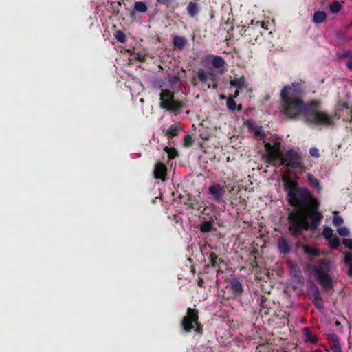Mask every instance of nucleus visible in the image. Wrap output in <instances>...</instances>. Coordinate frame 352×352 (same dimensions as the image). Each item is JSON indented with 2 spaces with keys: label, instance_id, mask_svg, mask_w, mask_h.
I'll return each mask as SVG.
<instances>
[{
  "label": "nucleus",
  "instance_id": "nucleus-1",
  "mask_svg": "<svg viewBox=\"0 0 352 352\" xmlns=\"http://www.w3.org/2000/svg\"><path fill=\"white\" fill-rule=\"evenodd\" d=\"M304 94V89L300 83L292 82L284 86L280 93V113L291 120L302 116L309 124L333 126L337 114L329 115L325 111H319L321 102L318 100L305 102Z\"/></svg>",
  "mask_w": 352,
  "mask_h": 352
},
{
  "label": "nucleus",
  "instance_id": "nucleus-2",
  "mask_svg": "<svg viewBox=\"0 0 352 352\" xmlns=\"http://www.w3.org/2000/svg\"><path fill=\"white\" fill-rule=\"evenodd\" d=\"M287 200L291 206L298 208L287 216L288 230L292 236L298 237L303 230L314 231L318 228L323 215L318 211V201L308 188L291 190Z\"/></svg>",
  "mask_w": 352,
  "mask_h": 352
},
{
  "label": "nucleus",
  "instance_id": "nucleus-3",
  "mask_svg": "<svg viewBox=\"0 0 352 352\" xmlns=\"http://www.w3.org/2000/svg\"><path fill=\"white\" fill-rule=\"evenodd\" d=\"M211 63L214 68L219 70L216 72L213 69L206 71L204 69H199L197 72V78L202 83H207L208 81H211L212 83L208 85V88L217 89L220 75L223 74L225 72V69L222 68L226 65V61L220 56L212 55Z\"/></svg>",
  "mask_w": 352,
  "mask_h": 352
},
{
  "label": "nucleus",
  "instance_id": "nucleus-4",
  "mask_svg": "<svg viewBox=\"0 0 352 352\" xmlns=\"http://www.w3.org/2000/svg\"><path fill=\"white\" fill-rule=\"evenodd\" d=\"M198 310L194 308H188L186 315L183 317L180 326L184 333L194 331L197 334H203V324L199 321Z\"/></svg>",
  "mask_w": 352,
  "mask_h": 352
},
{
  "label": "nucleus",
  "instance_id": "nucleus-5",
  "mask_svg": "<svg viewBox=\"0 0 352 352\" xmlns=\"http://www.w3.org/2000/svg\"><path fill=\"white\" fill-rule=\"evenodd\" d=\"M174 94L169 89L162 90L160 93V107L173 112L178 111L186 107L185 102L182 100H175Z\"/></svg>",
  "mask_w": 352,
  "mask_h": 352
},
{
  "label": "nucleus",
  "instance_id": "nucleus-6",
  "mask_svg": "<svg viewBox=\"0 0 352 352\" xmlns=\"http://www.w3.org/2000/svg\"><path fill=\"white\" fill-rule=\"evenodd\" d=\"M280 165H285L292 169L302 166V161L298 153L294 149H289L278 159Z\"/></svg>",
  "mask_w": 352,
  "mask_h": 352
},
{
  "label": "nucleus",
  "instance_id": "nucleus-7",
  "mask_svg": "<svg viewBox=\"0 0 352 352\" xmlns=\"http://www.w3.org/2000/svg\"><path fill=\"white\" fill-rule=\"evenodd\" d=\"M264 147L267 155V160L270 163H275L283 155L281 142L276 140L272 145L270 142H264Z\"/></svg>",
  "mask_w": 352,
  "mask_h": 352
},
{
  "label": "nucleus",
  "instance_id": "nucleus-8",
  "mask_svg": "<svg viewBox=\"0 0 352 352\" xmlns=\"http://www.w3.org/2000/svg\"><path fill=\"white\" fill-rule=\"evenodd\" d=\"M205 255L208 261V263L206 264L204 266L205 270H208L210 267L214 268L216 271L217 276L219 274L223 272L221 267L223 265H226V263L223 258L213 252H205Z\"/></svg>",
  "mask_w": 352,
  "mask_h": 352
},
{
  "label": "nucleus",
  "instance_id": "nucleus-9",
  "mask_svg": "<svg viewBox=\"0 0 352 352\" xmlns=\"http://www.w3.org/2000/svg\"><path fill=\"white\" fill-rule=\"evenodd\" d=\"M209 194L211 195L210 199L217 203H221L222 198L226 192L224 186L219 184H213L208 188Z\"/></svg>",
  "mask_w": 352,
  "mask_h": 352
},
{
  "label": "nucleus",
  "instance_id": "nucleus-10",
  "mask_svg": "<svg viewBox=\"0 0 352 352\" xmlns=\"http://www.w3.org/2000/svg\"><path fill=\"white\" fill-rule=\"evenodd\" d=\"M316 278L318 283L324 289L327 291L333 288V280L329 274L318 275L316 276Z\"/></svg>",
  "mask_w": 352,
  "mask_h": 352
},
{
  "label": "nucleus",
  "instance_id": "nucleus-11",
  "mask_svg": "<svg viewBox=\"0 0 352 352\" xmlns=\"http://www.w3.org/2000/svg\"><path fill=\"white\" fill-rule=\"evenodd\" d=\"M331 263L330 261L326 258H323L317 265L314 267V272L315 276L328 274L331 269Z\"/></svg>",
  "mask_w": 352,
  "mask_h": 352
},
{
  "label": "nucleus",
  "instance_id": "nucleus-12",
  "mask_svg": "<svg viewBox=\"0 0 352 352\" xmlns=\"http://www.w3.org/2000/svg\"><path fill=\"white\" fill-rule=\"evenodd\" d=\"M166 173L167 168L163 163L158 162L155 164L153 171L155 178L164 182L166 179Z\"/></svg>",
  "mask_w": 352,
  "mask_h": 352
},
{
  "label": "nucleus",
  "instance_id": "nucleus-13",
  "mask_svg": "<svg viewBox=\"0 0 352 352\" xmlns=\"http://www.w3.org/2000/svg\"><path fill=\"white\" fill-rule=\"evenodd\" d=\"M328 340L333 352H343L340 343V340L336 334H329Z\"/></svg>",
  "mask_w": 352,
  "mask_h": 352
},
{
  "label": "nucleus",
  "instance_id": "nucleus-14",
  "mask_svg": "<svg viewBox=\"0 0 352 352\" xmlns=\"http://www.w3.org/2000/svg\"><path fill=\"white\" fill-rule=\"evenodd\" d=\"M230 287L232 294L235 296H240L243 292V285L237 279H232L230 280Z\"/></svg>",
  "mask_w": 352,
  "mask_h": 352
},
{
  "label": "nucleus",
  "instance_id": "nucleus-15",
  "mask_svg": "<svg viewBox=\"0 0 352 352\" xmlns=\"http://www.w3.org/2000/svg\"><path fill=\"white\" fill-rule=\"evenodd\" d=\"M278 248L279 252L283 254H287L291 251V246L288 241L283 237L278 239Z\"/></svg>",
  "mask_w": 352,
  "mask_h": 352
},
{
  "label": "nucleus",
  "instance_id": "nucleus-16",
  "mask_svg": "<svg viewBox=\"0 0 352 352\" xmlns=\"http://www.w3.org/2000/svg\"><path fill=\"white\" fill-rule=\"evenodd\" d=\"M186 9L188 14L190 17H195L200 12V7L196 0L190 1Z\"/></svg>",
  "mask_w": 352,
  "mask_h": 352
},
{
  "label": "nucleus",
  "instance_id": "nucleus-17",
  "mask_svg": "<svg viewBox=\"0 0 352 352\" xmlns=\"http://www.w3.org/2000/svg\"><path fill=\"white\" fill-rule=\"evenodd\" d=\"M283 181H284V188H285V190L287 193V197H289V192L291 190L300 188L298 186V184L296 182L293 181L288 177H284Z\"/></svg>",
  "mask_w": 352,
  "mask_h": 352
},
{
  "label": "nucleus",
  "instance_id": "nucleus-18",
  "mask_svg": "<svg viewBox=\"0 0 352 352\" xmlns=\"http://www.w3.org/2000/svg\"><path fill=\"white\" fill-rule=\"evenodd\" d=\"M186 204H187L192 209L201 211L203 214L206 210L199 201L196 200L195 198L192 199V197H189L188 201L186 202Z\"/></svg>",
  "mask_w": 352,
  "mask_h": 352
},
{
  "label": "nucleus",
  "instance_id": "nucleus-19",
  "mask_svg": "<svg viewBox=\"0 0 352 352\" xmlns=\"http://www.w3.org/2000/svg\"><path fill=\"white\" fill-rule=\"evenodd\" d=\"M188 43L187 39L181 36H175L173 38V43L175 48L182 50Z\"/></svg>",
  "mask_w": 352,
  "mask_h": 352
},
{
  "label": "nucleus",
  "instance_id": "nucleus-20",
  "mask_svg": "<svg viewBox=\"0 0 352 352\" xmlns=\"http://www.w3.org/2000/svg\"><path fill=\"white\" fill-rule=\"evenodd\" d=\"M230 85L232 87H234L239 89L245 88L247 86L246 82H245V78L244 76H241L240 78H236L234 79L231 80Z\"/></svg>",
  "mask_w": 352,
  "mask_h": 352
},
{
  "label": "nucleus",
  "instance_id": "nucleus-21",
  "mask_svg": "<svg viewBox=\"0 0 352 352\" xmlns=\"http://www.w3.org/2000/svg\"><path fill=\"white\" fill-rule=\"evenodd\" d=\"M303 334L305 337V341L309 342L312 344H316L318 341V338L317 336L314 335L311 331H310L307 328H305L303 329Z\"/></svg>",
  "mask_w": 352,
  "mask_h": 352
},
{
  "label": "nucleus",
  "instance_id": "nucleus-22",
  "mask_svg": "<svg viewBox=\"0 0 352 352\" xmlns=\"http://www.w3.org/2000/svg\"><path fill=\"white\" fill-rule=\"evenodd\" d=\"M327 14L324 11H316L313 16V22L315 23H322L325 21Z\"/></svg>",
  "mask_w": 352,
  "mask_h": 352
},
{
  "label": "nucleus",
  "instance_id": "nucleus-23",
  "mask_svg": "<svg viewBox=\"0 0 352 352\" xmlns=\"http://www.w3.org/2000/svg\"><path fill=\"white\" fill-rule=\"evenodd\" d=\"M212 220L209 221H204L199 226V228L201 232L206 233V232H210L212 230L214 229V226L212 224Z\"/></svg>",
  "mask_w": 352,
  "mask_h": 352
},
{
  "label": "nucleus",
  "instance_id": "nucleus-24",
  "mask_svg": "<svg viewBox=\"0 0 352 352\" xmlns=\"http://www.w3.org/2000/svg\"><path fill=\"white\" fill-rule=\"evenodd\" d=\"M306 178L311 186L314 187L318 190H321L319 180L316 179L311 173H307L306 174Z\"/></svg>",
  "mask_w": 352,
  "mask_h": 352
},
{
  "label": "nucleus",
  "instance_id": "nucleus-25",
  "mask_svg": "<svg viewBox=\"0 0 352 352\" xmlns=\"http://www.w3.org/2000/svg\"><path fill=\"white\" fill-rule=\"evenodd\" d=\"M122 0H109L108 3L110 4V8L112 10V14L114 15H118L120 13Z\"/></svg>",
  "mask_w": 352,
  "mask_h": 352
},
{
  "label": "nucleus",
  "instance_id": "nucleus-26",
  "mask_svg": "<svg viewBox=\"0 0 352 352\" xmlns=\"http://www.w3.org/2000/svg\"><path fill=\"white\" fill-rule=\"evenodd\" d=\"M180 131V127L176 124L170 125L166 131L168 138L177 136Z\"/></svg>",
  "mask_w": 352,
  "mask_h": 352
},
{
  "label": "nucleus",
  "instance_id": "nucleus-27",
  "mask_svg": "<svg viewBox=\"0 0 352 352\" xmlns=\"http://www.w3.org/2000/svg\"><path fill=\"white\" fill-rule=\"evenodd\" d=\"M226 105H227V107L230 111H235L236 109H238V111H241L242 109V106L241 104H239V106L236 105V103L234 100V97H229L227 99Z\"/></svg>",
  "mask_w": 352,
  "mask_h": 352
},
{
  "label": "nucleus",
  "instance_id": "nucleus-28",
  "mask_svg": "<svg viewBox=\"0 0 352 352\" xmlns=\"http://www.w3.org/2000/svg\"><path fill=\"white\" fill-rule=\"evenodd\" d=\"M303 250L305 254L313 256H318L320 255V251L314 247L305 245L303 246Z\"/></svg>",
  "mask_w": 352,
  "mask_h": 352
},
{
  "label": "nucleus",
  "instance_id": "nucleus-29",
  "mask_svg": "<svg viewBox=\"0 0 352 352\" xmlns=\"http://www.w3.org/2000/svg\"><path fill=\"white\" fill-rule=\"evenodd\" d=\"M134 10L138 12L145 13L147 11L148 8L145 3L142 1H136L134 4Z\"/></svg>",
  "mask_w": 352,
  "mask_h": 352
},
{
  "label": "nucleus",
  "instance_id": "nucleus-30",
  "mask_svg": "<svg viewBox=\"0 0 352 352\" xmlns=\"http://www.w3.org/2000/svg\"><path fill=\"white\" fill-rule=\"evenodd\" d=\"M164 151L168 153V157L170 160H173L178 156L177 151L173 147L166 146Z\"/></svg>",
  "mask_w": 352,
  "mask_h": 352
},
{
  "label": "nucleus",
  "instance_id": "nucleus-31",
  "mask_svg": "<svg viewBox=\"0 0 352 352\" xmlns=\"http://www.w3.org/2000/svg\"><path fill=\"white\" fill-rule=\"evenodd\" d=\"M253 130L254 135L259 139H263L266 135L261 126H256Z\"/></svg>",
  "mask_w": 352,
  "mask_h": 352
},
{
  "label": "nucleus",
  "instance_id": "nucleus-32",
  "mask_svg": "<svg viewBox=\"0 0 352 352\" xmlns=\"http://www.w3.org/2000/svg\"><path fill=\"white\" fill-rule=\"evenodd\" d=\"M341 4L338 1H334L331 5H330L329 9L332 13H338L341 10Z\"/></svg>",
  "mask_w": 352,
  "mask_h": 352
},
{
  "label": "nucleus",
  "instance_id": "nucleus-33",
  "mask_svg": "<svg viewBox=\"0 0 352 352\" xmlns=\"http://www.w3.org/2000/svg\"><path fill=\"white\" fill-rule=\"evenodd\" d=\"M329 245L332 249H338L340 245V241L338 237L334 236L331 238V240L329 241Z\"/></svg>",
  "mask_w": 352,
  "mask_h": 352
},
{
  "label": "nucleus",
  "instance_id": "nucleus-34",
  "mask_svg": "<svg viewBox=\"0 0 352 352\" xmlns=\"http://www.w3.org/2000/svg\"><path fill=\"white\" fill-rule=\"evenodd\" d=\"M194 140L192 135L187 134L184 138V146L186 147H190L192 145Z\"/></svg>",
  "mask_w": 352,
  "mask_h": 352
},
{
  "label": "nucleus",
  "instance_id": "nucleus-35",
  "mask_svg": "<svg viewBox=\"0 0 352 352\" xmlns=\"http://www.w3.org/2000/svg\"><path fill=\"white\" fill-rule=\"evenodd\" d=\"M333 230L329 227H324L323 229V236L327 239H330L333 237Z\"/></svg>",
  "mask_w": 352,
  "mask_h": 352
},
{
  "label": "nucleus",
  "instance_id": "nucleus-36",
  "mask_svg": "<svg viewBox=\"0 0 352 352\" xmlns=\"http://www.w3.org/2000/svg\"><path fill=\"white\" fill-rule=\"evenodd\" d=\"M322 298L321 295L320 294L318 288L315 285L314 286V290L313 291L312 294H311V299L313 301L317 300Z\"/></svg>",
  "mask_w": 352,
  "mask_h": 352
},
{
  "label": "nucleus",
  "instance_id": "nucleus-37",
  "mask_svg": "<svg viewBox=\"0 0 352 352\" xmlns=\"http://www.w3.org/2000/svg\"><path fill=\"white\" fill-rule=\"evenodd\" d=\"M337 232L340 236H347L349 235V230L346 227H338Z\"/></svg>",
  "mask_w": 352,
  "mask_h": 352
},
{
  "label": "nucleus",
  "instance_id": "nucleus-38",
  "mask_svg": "<svg viewBox=\"0 0 352 352\" xmlns=\"http://www.w3.org/2000/svg\"><path fill=\"white\" fill-rule=\"evenodd\" d=\"M343 222V219L340 216L336 215L333 218V223L337 228L340 227Z\"/></svg>",
  "mask_w": 352,
  "mask_h": 352
},
{
  "label": "nucleus",
  "instance_id": "nucleus-39",
  "mask_svg": "<svg viewBox=\"0 0 352 352\" xmlns=\"http://www.w3.org/2000/svg\"><path fill=\"white\" fill-rule=\"evenodd\" d=\"M175 1H176V0H157V2L159 4L164 5L166 6H167V7L170 6L174 3H175Z\"/></svg>",
  "mask_w": 352,
  "mask_h": 352
},
{
  "label": "nucleus",
  "instance_id": "nucleus-40",
  "mask_svg": "<svg viewBox=\"0 0 352 352\" xmlns=\"http://www.w3.org/2000/svg\"><path fill=\"white\" fill-rule=\"evenodd\" d=\"M116 38L120 43H123L126 41V36L121 31L117 32Z\"/></svg>",
  "mask_w": 352,
  "mask_h": 352
},
{
  "label": "nucleus",
  "instance_id": "nucleus-41",
  "mask_svg": "<svg viewBox=\"0 0 352 352\" xmlns=\"http://www.w3.org/2000/svg\"><path fill=\"white\" fill-rule=\"evenodd\" d=\"M314 305L318 309H322L324 308V301L322 298L313 301Z\"/></svg>",
  "mask_w": 352,
  "mask_h": 352
},
{
  "label": "nucleus",
  "instance_id": "nucleus-42",
  "mask_svg": "<svg viewBox=\"0 0 352 352\" xmlns=\"http://www.w3.org/2000/svg\"><path fill=\"white\" fill-rule=\"evenodd\" d=\"M309 154L311 157L316 158H318L320 156L318 149L316 147H312L309 149Z\"/></svg>",
  "mask_w": 352,
  "mask_h": 352
},
{
  "label": "nucleus",
  "instance_id": "nucleus-43",
  "mask_svg": "<svg viewBox=\"0 0 352 352\" xmlns=\"http://www.w3.org/2000/svg\"><path fill=\"white\" fill-rule=\"evenodd\" d=\"M342 243L349 250H352V239H344L342 240Z\"/></svg>",
  "mask_w": 352,
  "mask_h": 352
},
{
  "label": "nucleus",
  "instance_id": "nucleus-44",
  "mask_svg": "<svg viewBox=\"0 0 352 352\" xmlns=\"http://www.w3.org/2000/svg\"><path fill=\"white\" fill-rule=\"evenodd\" d=\"M344 263L346 265L352 263V254L349 252H346L344 255Z\"/></svg>",
  "mask_w": 352,
  "mask_h": 352
},
{
  "label": "nucleus",
  "instance_id": "nucleus-45",
  "mask_svg": "<svg viewBox=\"0 0 352 352\" xmlns=\"http://www.w3.org/2000/svg\"><path fill=\"white\" fill-rule=\"evenodd\" d=\"M126 10L128 12V14L129 15V16L131 18V19H135L136 18V10L133 9H131V8H126Z\"/></svg>",
  "mask_w": 352,
  "mask_h": 352
},
{
  "label": "nucleus",
  "instance_id": "nucleus-46",
  "mask_svg": "<svg viewBox=\"0 0 352 352\" xmlns=\"http://www.w3.org/2000/svg\"><path fill=\"white\" fill-rule=\"evenodd\" d=\"M197 285L199 287H204V280L202 278L199 277Z\"/></svg>",
  "mask_w": 352,
  "mask_h": 352
},
{
  "label": "nucleus",
  "instance_id": "nucleus-47",
  "mask_svg": "<svg viewBox=\"0 0 352 352\" xmlns=\"http://www.w3.org/2000/svg\"><path fill=\"white\" fill-rule=\"evenodd\" d=\"M346 66L349 69L352 70V58L347 61Z\"/></svg>",
  "mask_w": 352,
  "mask_h": 352
},
{
  "label": "nucleus",
  "instance_id": "nucleus-48",
  "mask_svg": "<svg viewBox=\"0 0 352 352\" xmlns=\"http://www.w3.org/2000/svg\"><path fill=\"white\" fill-rule=\"evenodd\" d=\"M349 265V270H348V276H352V263H351Z\"/></svg>",
  "mask_w": 352,
  "mask_h": 352
},
{
  "label": "nucleus",
  "instance_id": "nucleus-49",
  "mask_svg": "<svg viewBox=\"0 0 352 352\" xmlns=\"http://www.w3.org/2000/svg\"><path fill=\"white\" fill-rule=\"evenodd\" d=\"M258 24L261 26V28H264V24H265V23H264V22H263V21H261H261H257V22H256V25H258Z\"/></svg>",
  "mask_w": 352,
  "mask_h": 352
},
{
  "label": "nucleus",
  "instance_id": "nucleus-50",
  "mask_svg": "<svg viewBox=\"0 0 352 352\" xmlns=\"http://www.w3.org/2000/svg\"><path fill=\"white\" fill-rule=\"evenodd\" d=\"M239 91L236 90L233 96H231L230 97L236 98L239 96Z\"/></svg>",
  "mask_w": 352,
  "mask_h": 352
},
{
  "label": "nucleus",
  "instance_id": "nucleus-51",
  "mask_svg": "<svg viewBox=\"0 0 352 352\" xmlns=\"http://www.w3.org/2000/svg\"><path fill=\"white\" fill-rule=\"evenodd\" d=\"M342 107L346 109H349V105L347 103L344 102L343 104H342Z\"/></svg>",
  "mask_w": 352,
  "mask_h": 352
},
{
  "label": "nucleus",
  "instance_id": "nucleus-52",
  "mask_svg": "<svg viewBox=\"0 0 352 352\" xmlns=\"http://www.w3.org/2000/svg\"><path fill=\"white\" fill-rule=\"evenodd\" d=\"M311 352H323V351L321 349H316L314 351H312Z\"/></svg>",
  "mask_w": 352,
  "mask_h": 352
},
{
  "label": "nucleus",
  "instance_id": "nucleus-53",
  "mask_svg": "<svg viewBox=\"0 0 352 352\" xmlns=\"http://www.w3.org/2000/svg\"><path fill=\"white\" fill-rule=\"evenodd\" d=\"M254 263H256V260L253 261V262L251 264L254 265Z\"/></svg>",
  "mask_w": 352,
  "mask_h": 352
},
{
  "label": "nucleus",
  "instance_id": "nucleus-54",
  "mask_svg": "<svg viewBox=\"0 0 352 352\" xmlns=\"http://www.w3.org/2000/svg\"><path fill=\"white\" fill-rule=\"evenodd\" d=\"M140 102H144V99L141 98V99H140Z\"/></svg>",
  "mask_w": 352,
  "mask_h": 352
},
{
  "label": "nucleus",
  "instance_id": "nucleus-55",
  "mask_svg": "<svg viewBox=\"0 0 352 352\" xmlns=\"http://www.w3.org/2000/svg\"><path fill=\"white\" fill-rule=\"evenodd\" d=\"M197 83L196 82H193V85H194L195 86H196V85H197Z\"/></svg>",
  "mask_w": 352,
  "mask_h": 352
},
{
  "label": "nucleus",
  "instance_id": "nucleus-56",
  "mask_svg": "<svg viewBox=\"0 0 352 352\" xmlns=\"http://www.w3.org/2000/svg\"><path fill=\"white\" fill-rule=\"evenodd\" d=\"M191 271H192L193 273H195V270H194V268H192Z\"/></svg>",
  "mask_w": 352,
  "mask_h": 352
},
{
  "label": "nucleus",
  "instance_id": "nucleus-57",
  "mask_svg": "<svg viewBox=\"0 0 352 352\" xmlns=\"http://www.w3.org/2000/svg\"><path fill=\"white\" fill-rule=\"evenodd\" d=\"M350 27H352V22L349 24Z\"/></svg>",
  "mask_w": 352,
  "mask_h": 352
},
{
  "label": "nucleus",
  "instance_id": "nucleus-58",
  "mask_svg": "<svg viewBox=\"0 0 352 352\" xmlns=\"http://www.w3.org/2000/svg\"><path fill=\"white\" fill-rule=\"evenodd\" d=\"M351 119H352V109H351Z\"/></svg>",
  "mask_w": 352,
  "mask_h": 352
},
{
  "label": "nucleus",
  "instance_id": "nucleus-59",
  "mask_svg": "<svg viewBox=\"0 0 352 352\" xmlns=\"http://www.w3.org/2000/svg\"><path fill=\"white\" fill-rule=\"evenodd\" d=\"M340 322H336V324L337 325H339Z\"/></svg>",
  "mask_w": 352,
  "mask_h": 352
}]
</instances>
